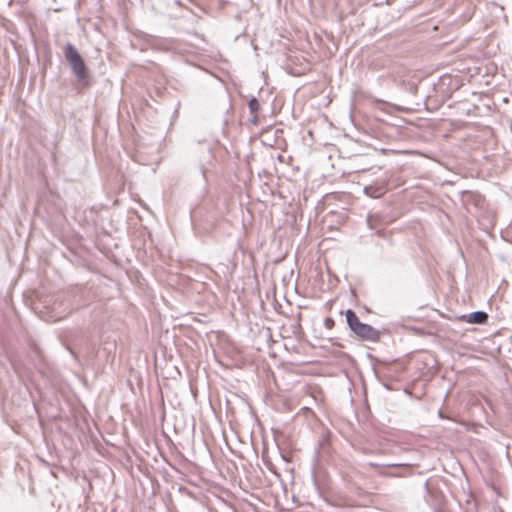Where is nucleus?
<instances>
[{"label":"nucleus","instance_id":"14","mask_svg":"<svg viewBox=\"0 0 512 512\" xmlns=\"http://www.w3.org/2000/svg\"><path fill=\"white\" fill-rule=\"evenodd\" d=\"M397 466V464H390V465H387V467H395Z\"/></svg>","mask_w":512,"mask_h":512},{"label":"nucleus","instance_id":"6","mask_svg":"<svg viewBox=\"0 0 512 512\" xmlns=\"http://www.w3.org/2000/svg\"><path fill=\"white\" fill-rule=\"evenodd\" d=\"M488 318V314L482 310L474 311L462 316V319L470 324H485L487 323Z\"/></svg>","mask_w":512,"mask_h":512},{"label":"nucleus","instance_id":"9","mask_svg":"<svg viewBox=\"0 0 512 512\" xmlns=\"http://www.w3.org/2000/svg\"><path fill=\"white\" fill-rule=\"evenodd\" d=\"M329 444H330L329 435L328 434L323 435L321 437V439L319 440L318 445L315 449V456L317 459H320L323 456V453H324L325 449L329 446Z\"/></svg>","mask_w":512,"mask_h":512},{"label":"nucleus","instance_id":"1","mask_svg":"<svg viewBox=\"0 0 512 512\" xmlns=\"http://www.w3.org/2000/svg\"><path fill=\"white\" fill-rule=\"evenodd\" d=\"M63 55L73 75L83 87H89L90 75L87 65L75 45L68 42L63 47Z\"/></svg>","mask_w":512,"mask_h":512},{"label":"nucleus","instance_id":"2","mask_svg":"<svg viewBox=\"0 0 512 512\" xmlns=\"http://www.w3.org/2000/svg\"><path fill=\"white\" fill-rule=\"evenodd\" d=\"M345 318L349 329L359 339L370 342H378L380 340V331L367 323L361 322L354 310L347 309Z\"/></svg>","mask_w":512,"mask_h":512},{"label":"nucleus","instance_id":"5","mask_svg":"<svg viewBox=\"0 0 512 512\" xmlns=\"http://www.w3.org/2000/svg\"><path fill=\"white\" fill-rule=\"evenodd\" d=\"M386 185L384 182H376L370 185H366L363 188V192L366 196L377 199L382 197L386 193Z\"/></svg>","mask_w":512,"mask_h":512},{"label":"nucleus","instance_id":"4","mask_svg":"<svg viewBox=\"0 0 512 512\" xmlns=\"http://www.w3.org/2000/svg\"><path fill=\"white\" fill-rule=\"evenodd\" d=\"M154 45L165 52L183 55L189 51L187 44L174 38L157 39Z\"/></svg>","mask_w":512,"mask_h":512},{"label":"nucleus","instance_id":"10","mask_svg":"<svg viewBox=\"0 0 512 512\" xmlns=\"http://www.w3.org/2000/svg\"><path fill=\"white\" fill-rule=\"evenodd\" d=\"M248 109L251 114H256L260 109V103L259 100L256 97H252L248 101Z\"/></svg>","mask_w":512,"mask_h":512},{"label":"nucleus","instance_id":"7","mask_svg":"<svg viewBox=\"0 0 512 512\" xmlns=\"http://www.w3.org/2000/svg\"><path fill=\"white\" fill-rule=\"evenodd\" d=\"M366 222L369 229L376 231V233H379L384 225L381 215L376 213H369L366 217Z\"/></svg>","mask_w":512,"mask_h":512},{"label":"nucleus","instance_id":"3","mask_svg":"<svg viewBox=\"0 0 512 512\" xmlns=\"http://www.w3.org/2000/svg\"><path fill=\"white\" fill-rule=\"evenodd\" d=\"M459 88V80L451 75H443L434 84V90L441 98V102L448 100L454 91Z\"/></svg>","mask_w":512,"mask_h":512},{"label":"nucleus","instance_id":"11","mask_svg":"<svg viewBox=\"0 0 512 512\" xmlns=\"http://www.w3.org/2000/svg\"><path fill=\"white\" fill-rule=\"evenodd\" d=\"M334 320L331 317H327L324 320V325L327 329H332L334 327Z\"/></svg>","mask_w":512,"mask_h":512},{"label":"nucleus","instance_id":"12","mask_svg":"<svg viewBox=\"0 0 512 512\" xmlns=\"http://www.w3.org/2000/svg\"><path fill=\"white\" fill-rule=\"evenodd\" d=\"M408 90L411 94H416L418 91V86L415 83H410L408 85Z\"/></svg>","mask_w":512,"mask_h":512},{"label":"nucleus","instance_id":"8","mask_svg":"<svg viewBox=\"0 0 512 512\" xmlns=\"http://www.w3.org/2000/svg\"><path fill=\"white\" fill-rule=\"evenodd\" d=\"M102 351L106 354V362L112 364L115 359L116 342L105 341L103 343Z\"/></svg>","mask_w":512,"mask_h":512},{"label":"nucleus","instance_id":"13","mask_svg":"<svg viewBox=\"0 0 512 512\" xmlns=\"http://www.w3.org/2000/svg\"><path fill=\"white\" fill-rule=\"evenodd\" d=\"M367 466H370V467H375V468H380V467H383L382 465H379L377 463H373V462H369L366 464Z\"/></svg>","mask_w":512,"mask_h":512}]
</instances>
